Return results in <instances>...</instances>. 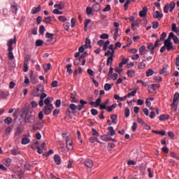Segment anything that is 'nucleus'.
<instances>
[{
  "instance_id": "1",
  "label": "nucleus",
  "mask_w": 179,
  "mask_h": 179,
  "mask_svg": "<svg viewBox=\"0 0 179 179\" xmlns=\"http://www.w3.org/2000/svg\"><path fill=\"white\" fill-rule=\"evenodd\" d=\"M21 113H22V114L20 115L21 117L24 115V124H34V122H36V115H33L31 111L27 109V108H22Z\"/></svg>"
},
{
  "instance_id": "2",
  "label": "nucleus",
  "mask_w": 179,
  "mask_h": 179,
  "mask_svg": "<svg viewBox=\"0 0 179 179\" xmlns=\"http://www.w3.org/2000/svg\"><path fill=\"white\" fill-rule=\"evenodd\" d=\"M173 35H171V32L169 33L168 38L164 41V44H165V47H166L167 51H171V50H174V47L173 46V42H171V38Z\"/></svg>"
},
{
  "instance_id": "3",
  "label": "nucleus",
  "mask_w": 179,
  "mask_h": 179,
  "mask_svg": "<svg viewBox=\"0 0 179 179\" xmlns=\"http://www.w3.org/2000/svg\"><path fill=\"white\" fill-rule=\"evenodd\" d=\"M176 8V3L174 1H171L170 4H166L164 7V13H169V10L170 12H173Z\"/></svg>"
},
{
  "instance_id": "4",
  "label": "nucleus",
  "mask_w": 179,
  "mask_h": 179,
  "mask_svg": "<svg viewBox=\"0 0 179 179\" xmlns=\"http://www.w3.org/2000/svg\"><path fill=\"white\" fill-rule=\"evenodd\" d=\"M66 115H71V114H76V106L75 103H71L69 107L67 108L66 111Z\"/></svg>"
},
{
  "instance_id": "5",
  "label": "nucleus",
  "mask_w": 179,
  "mask_h": 179,
  "mask_svg": "<svg viewBox=\"0 0 179 179\" xmlns=\"http://www.w3.org/2000/svg\"><path fill=\"white\" fill-rule=\"evenodd\" d=\"M24 171H26V170H22L20 166H17L15 169V173L20 178V179L24 178Z\"/></svg>"
},
{
  "instance_id": "6",
  "label": "nucleus",
  "mask_w": 179,
  "mask_h": 179,
  "mask_svg": "<svg viewBox=\"0 0 179 179\" xmlns=\"http://www.w3.org/2000/svg\"><path fill=\"white\" fill-rule=\"evenodd\" d=\"M24 131V127L22 124H18L15 129V136H20L21 134H23Z\"/></svg>"
},
{
  "instance_id": "7",
  "label": "nucleus",
  "mask_w": 179,
  "mask_h": 179,
  "mask_svg": "<svg viewBox=\"0 0 179 179\" xmlns=\"http://www.w3.org/2000/svg\"><path fill=\"white\" fill-rule=\"evenodd\" d=\"M53 110L54 105H48L44 106L43 111L44 112L45 115H49V114H51V113H52Z\"/></svg>"
},
{
  "instance_id": "8",
  "label": "nucleus",
  "mask_w": 179,
  "mask_h": 179,
  "mask_svg": "<svg viewBox=\"0 0 179 179\" xmlns=\"http://www.w3.org/2000/svg\"><path fill=\"white\" fill-rule=\"evenodd\" d=\"M13 44H16V36L7 42L8 50H13Z\"/></svg>"
},
{
  "instance_id": "9",
  "label": "nucleus",
  "mask_w": 179,
  "mask_h": 179,
  "mask_svg": "<svg viewBox=\"0 0 179 179\" xmlns=\"http://www.w3.org/2000/svg\"><path fill=\"white\" fill-rule=\"evenodd\" d=\"M33 70L29 71V79L32 85H37L38 83V80L36 78V76H33Z\"/></svg>"
},
{
  "instance_id": "10",
  "label": "nucleus",
  "mask_w": 179,
  "mask_h": 179,
  "mask_svg": "<svg viewBox=\"0 0 179 179\" xmlns=\"http://www.w3.org/2000/svg\"><path fill=\"white\" fill-rule=\"evenodd\" d=\"M41 87H42V90H40V88H36L33 90L31 92V96H34V97H40V94L38 92L41 91V93L44 92V87L41 85Z\"/></svg>"
},
{
  "instance_id": "11",
  "label": "nucleus",
  "mask_w": 179,
  "mask_h": 179,
  "mask_svg": "<svg viewBox=\"0 0 179 179\" xmlns=\"http://www.w3.org/2000/svg\"><path fill=\"white\" fill-rule=\"evenodd\" d=\"M66 145L69 150H72V149H73V146L72 145V138L71 137L68 136L66 138Z\"/></svg>"
},
{
  "instance_id": "12",
  "label": "nucleus",
  "mask_w": 179,
  "mask_h": 179,
  "mask_svg": "<svg viewBox=\"0 0 179 179\" xmlns=\"http://www.w3.org/2000/svg\"><path fill=\"white\" fill-rule=\"evenodd\" d=\"M43 127H44V125L41 122H38L33 126V130L40 131V129H43Z\"/></svg>"
},
{
  "instance_id": "13",
  "label": "nucleus",
  "mask_w": 179,
  "mask_h": 179,
  "mask_svg": "<svg viewBox=\"0 0 179 179\" xmlns=\"http://www.w3.org/2000/svg\"><path fill=\"white\" fill-rule=\"evenodd\" d=\"M101 103V98H98L96 99V101H90V106H94L95 108H97L100 106V103Z\"/></svg>"
},
{
  "instance_id": "14",
  "label": "nucleus",
  "mask_w": 179,
  "mask_h": 179,
  "mask_svg": "<svg viewBox=\"0 0 179 179\" xmlns=\"http://www.w3.org/2000/svg\"><path fill=\"white\" fill-rule=\"evenodd\" d=\"M148 15V7H143V10L139 12L140 17H146Z\"/></svg>"
},
{
  "instance_id": "15",
  "label": "nucleus",
  "mask_w": 179,
  "mask_h": 179,
  "mask_svg": "<svg viewBox=\"0 0 179 179\" xmlns=\"http://www.w3.org/2000/svg\"><path fill=\"white\" fill-rule=\"evenodd\" d=\"M152 16L154 19H159V20H160L162 17H163V13H160V11L157 10L155 11Z\"/></svg>"
},
{
  "instance_id": "16",
  "label": "nucleus",
  "mask_w": 179,
  "mask_h": 179,
  "mask_svg": "<svg viewBox=\"0 0 179 179\" xmlns=\"http://www.w3.org/2000/svg\"><path fill=\"white\" fill-rule=\"evenodd\" d=\"M54 8H57V9L61 10L65 8V3L63 1H59V4H55Z\"/></svg>"
},
{
  "instance_id": "17",
  "label": "nucleus",
  "mask_w": 179,
  "mask_h": 179,
  "mask_svg": "<svg viewBox=\"0 0 179 179\" xmlns=\"http://www.w3.org/2000/svg\"><path fill=\"white\" fill-rule=\"evenodd\" d=\"M41 10V6H38V7H34L31 11L32 15H36V13H38Z\"/></svg>"
},
{
  "instance_id": "18",
  "label": "nucleus",
  "mask_w": 179,
  "mask_h": 179,
  "mask_svg": "<svg viewBox=\"0 0 179 179\" xmlns=\"http://www.w3.org/2000/svg\"><path fill=\"white\" fill-rule=\"evenodd\" d=\"M85 164L86 167H88V169H92L93 167V161L90 159H88L86 160Z\"/></svg>"
},
{
  "instance_id": "19",
  "label": "nucleus",
  "mask_w": 179,
  "mask_h": 179,
  "mask_svg": "<svg viewBox=\"0 0 179 179\" xmlns=\"http://www.w3.org/2000/svg\"><path fill=\"white\" fill-rule=\"evenodd\" d=\"M159 120L160 121H166L167 120H170V115H166V114H164V115H161L159 117Z\"/></svg>"
},
{
  "instance_id": "20",
  "label": "nucleus",
  "mask_w": 179,
  "mask_h": 179,
  "mask_svg": "<svg viewBox=\"0 0 179 179\" xmlns=\"http://www.w3.org/2000/svg\"><path fill=\"white\" fill-rule=\"evenodd\" d=\"M101 9V6L99 3H96L92 6V10H94V12H99Z\"/></svg>"
},
{
  "instance_id": "21",
  "label": "nucleus",
  "mask_w": 179,
  "mask_h": 179,
  "mask_svg": "<svg viewBox=\"0 0 179 179\" xmlns=\"http://www.w3.org/2000/svg\"><path fill=\"white\" fill-rule=\"evenodd\" d=\"M179 99V93L176 92L174 95H173V103H171V107H173V106H176V103H177V101Z\"/></svg>"
},
{
  "instance_id": "22",
  "label": "nucleus",
  "mask_w": 179,
  "mask_h": 179,
  "mask_svg": "<svg viewBox=\"0 0 179 179\" xmlns=\"http://www.w3.org/2000/svg\"><path fill=\"white\" fill-rule=\"evenodd\" d=\"M127 97L128 96H127V95H125V96H124L122 97H120V95H118V94H115L114 95V99L115 100H119L120 101H124V100H127Z\"/></svg>"
},
{
  "instance_id": "23",
  "label": "nucleus",
  "mask_w": 179,
  "mask_h": 179,
  "mask_svg": "<svg viewBox=\"0 0 179 179\" xmlns=\"http://www.w3.org/2000/svg\"><path fill=\"white\" fill-rule=\"evenodd\" d=\"M108 135H110V136H114V135H115V130H114V127H108Z\"/></svg>"
},
{
  "instance_id": "24",
  "label": "nucleus",
  "mask_w": 179,
  "mask_h": 179,
  "mask_svg": "<svg viewBox=\"0 0 179 179\" xmlns=\"http://www.w3.org/2000/svg\"><path fill=\"white\" fill-rule=\"evenodd\" d=\"M8 65L10 71H13L16 68V64L13 62H8Z\"/></svg>"
},
{
  "instance_id": "25",
  "label": "nucleus",
  "mask_w": 179,
  "mask_h": 179,
  "mask_svg": "<svg viewBox=\"0 0 179 179\" xmlns=\"http://www.w3.org/2000/svg\"><path fill=\"white\" fill-rule=\"evenodd\" d=\"M66 72L69 73V75H72L73 73V70H72V64H68L66 66Z\"/></svg>"
},
{
  "instance_id": "26",
  "label": "nucleus",
  "mask_w": 179,
  "mask_h": 179,
  "mask_svg": "<svg viewBox=\"0 0 179 179\" xmlns=\"http://www.w3.org/2000/svg\"><path fill=\"white\" fill-rule=\"evenodd\" d=\"M54 160L55 162L57 164V166H59V164H61V157H59V155H55L54 156Z\"/></svg>"
},
{
  "instance_id": "27",
  "label": "nucleus",
  "mask_w": 179,
  "mask_h": 179,
  "mask_svg": "<svg viewBox=\"0 0 179 179\" xmlns=\"http://www.w3.org/2000/svg\"><path fill=\"white\" fill-rule=\"evenodd\" d=\"M44 72L47 73L50 69H51V63L45 64L43 65Z\"/></svg>"
},
{
  "instance_id": "28",
  "label": "nucleus",
  "mask_w": 179,
  "mask_h": 179,
  "mask_svg": "<svg viewBox=\"0 0 179 179\" xmlns=\"http://www.w3.org/2000/svg\"><path fill=\"white\" fill-rule=\"evenodd\" d=\"M113 86H114V83H111V84H109V83H106L104 85V90H106V92H108V90H110L111 87H113Z\"/></svg>"
},
{
  "instance_id": "29",
  "label": "nucleus",
  "mask_w": 179,
  "mask_h": 179,
  "mask_svg": "<svg viewBox=\"0 0 179 179\" xmlns=\"http://www.w3.org/2000/svg\"><path fill=\"white\" fill-rule=\"evenodd\" d=\"M114 108H117V103H113L110 106H107L106 110L108 113H111V111H113Z\"/></svg>"
},
{
  "instance_id": "30",
  "label": "nucleus",
  "mask_w": 179,
  "mask_h": 179,
  "mask_svg": "<svg viewBox=\"0 0 179 179\" xmlns=\"http://www.w3.org/2000/svg\"><path fill=\"white\" fill-rule=\"evenodd\" d=\"M11 155H13V156H17V155H20V150L17 148H13V150H11Z\"/></svg>"
},
{
  "instance_id": "31",
  "label": "nucleus",
  "mask_w": 179,
  "mask_h": 179,
  "mask_svg": "<svg viewBox=\"0 0 179 179\" xmlns=\"http://www.w3.org/2000/svg\"><path fill=\"white\" fill-rule=\"evenodd\" d=\"M143 62H146L145 59H143L142 62H139L138 65V69H145L146 68V64Z\"/></svg>"
},
{
  "instance_id": "32",
  "label": "nucleus",
  "mask_w": 179,
  "mask_h": 179,
  "mask_svg": "<svg viewBox=\"0 0 179 179\" xmlns=\"http://www.w3.org/2000/svg\"><path fill=\"white\" fill-rule=\"evenodd\" d=\"M11 10H12L13 13L16 15V13H17V4H16L15 3H14V4H12L11 5Z\"/></svg>"
},
{
  "instance_id": "33",
  "label": "nucleus",
  "mask_w": 179,
  "mask_h": 179,
  "mask_svg": "<svg viewBox=\"0 0 179 179\" xmlns=\"http://www.w3.org/2000/svg\"><path fill=\"white\" fill-rule=\"evenodd\" d=\"M8 59H15V56H13V50H9L8 49Z\"/></svg>"
},
{
  "instance_id": "34",
  "label": "nucleus",
  "mask_w": 179,
  "mask_h": 179,
  "mask_svg": "<svg viewBox=\"0 0 179 179\" xmlns=\"http://www.w3.org/2000/svg\"><path fill=\"white\" fill-rule=\"evenodd\" d=\"M152 134H157L158 135H162V136H164V135H166V131H164V130H161V131L152 130Z\"/></svg>"
},
{
  "instance_id": "35",
  "label": "nucleus",
  "mask_w": 179,
  "mask_h": 179,
  "mask_svg": "<svg viewBox=\"0 0 179 179\" xmlns=\"http://www.w3.org/2000/svg\"><path fill=\"white\" fill-rule=\"evenodd\" d=\"M128 78H134L135 76V70H128L127 72Z\"/></svg>"
},
{
  "instance_id": "36",
  "label": "nucleus",
  "mask_w": 179,
  "mask_h": 179,
  "mask_svg": "<svg viewBox=\"0 0 179 179\" xmlns=\"http://www.w3.org/2000/svg\"><path fill=\"white\" fill-rule=\"evenodd\" d=\"M31 59V55H27L24 57V64H29Z\"/></svg>"
},
{
  "instance_id": "37",
  "label": "nucleus",
  "mask_w": 179,
  "mask_h": 179,
  "mask_svg": "<svg viewBox=\"0 0 179 179\" xmlns=\"http://www.w3.org/2000/svg\"><path fill=\"white\" fill-rule=\"evenodd\" d=\"M171 36H172V39L173 40V43H175V44H179V40H178V37H177V36L174 35V33L171 32Z\"/></svg>"
},
{
  "instance_id": "38",
  "label": "nucleus",
  "mask_w": 179,
  "mask_h": 179,
  "mask_svg": "<svg viewBox=\"0 0 179 179\" xmlns=\"http://www.w3.org/2000/svg\"><path fill=\"white\" fill-rule=\"evenodd\" d=\"M160 75H164V76H167V69L166 66H164L162 69L159 71Z\"/></svg>"
},
{
  "instance_id": "39",
  "label": "nucleus",
  "mask_w": 179,
  "mask_h": 179,
  "mask_svg": "<svg viewBox=\"0 0 179 179\" xmlns=\"http://www.w3.org/2000/svg\"><path fill=\"white\" fill-rule=\"evenodd\" d=\"M113 61H114V59H113V57L112 56L108 57L106 60V66H108L110 64V65H113Z\"/></svg>"
},
{
  "instance_id": "40",
  "label": "nucleus",
  "mask_w": 179,
  "mask_h": 179,
  "mask_svg": "<svg viewBox=\"0 0 179 179\" xmlns=\"http://www.w3.org/2000/svg\"><path fill=\"white\" fill-rule=\"evenodd\" d=\"M22 145H27V143H30V139L27 138H22L21 141Z\"/></svg>"
},
{
  "instance_id": "41",
  "label": "nucleus",
  "mask_w": 179,
  "mask_h": 179,
  "mask_svg": "<svg viewBox=\"0 0 179 179\" xmlns=\"http://www.w3.org/2000/svg\"><path fill=\"white\" fill-rule=\"evenodd\" d=\"M12 121L13 120H12V117H7L4 120V122L5 124H7V125H10V124H12Z\"/></svg>"
},
{
  "instance_id": "42",
  "label": "nucleus",
  "mask_w": 179,
  "mask_h": 179,
  "mask_svg": "<svg viewBox=\"0 0 179 179\" xmlns=\"http://www.w3.org/2000/svg\"><path fill=\"white\" fill-rule=\"evenodd\" d=\"M44 44V41L41 39H38L36 41V47H41Z\"/></svg>"
},
{
  "instance_id": "43",
  "label": "nucleus",
  "mask_w": 179,
  "mask_h": 179,
  "mask_svg": "<svg viewBox=\"0 0 179 179\" xmlns=\"http://www.w3.org/2000/svg\"><path fill=\"white\" fill-rule=\"evenodd\" d=\"M7 96H9V94L4 92L3 91L0 92V99H6Z\"/></svg>"
},
{
  "instance_id": "44",
  "label": "nucleus",
  "mask_w": 179,
  "mask_h": 179,
  "mask_svg": "<svg viewBox=\"0 0 179 179\" xmlns=\"http://www.w3.org/2000/svg\"><path fill=\"white\" fill-rule=\"evenodd\" d=\"M44 103L45 104V106L52 105V103H51V97L46 98L44 100Z\"/></svg>"
},
{
  "instance_id": "45",
  "label": "nucleus",
  "mask_w": 179,
  "mask_h": 179,
  "mask_svg": "<svg viewBox=\"0 0 179 179\" xmlns=\"http://www.w3.org/2000/svg\"><path fill=\"white\" fill-rule=\"evenodd\" d=\"M153 73H155V71H153V69H149L146 71V76H148V77L152 76V75H153Z\"/></svg>"
},
{
  "instance_id": "46",
  "label": "nucleus",
  "mask_w": 179,
  "mask_h": 179,
  "mask_svg": "<svg viewBox=\"0 0 179 179\" xmlns=\"http://www.w3.org/2000/svg\"><path fill=\"white\" fill-rule=\"evenodd\" d=\"M45 37H46V38H50L51 41H52V40L54 38V34H50L49 32H47L45 34Z\"/></svg>"
},
{
  "instance_id": "47",
  "label": "nucleus",
  "mask_w": 179,
  "mask_h": 179,
  "mask_svg": "<svg viewBox=\"0 0 179 179\" xmlns=\"http://www.w3.org/2000/svg\"><path fill=\"white\" fill-rule=\"evenodd\" d=\"M101 139L104 142H108V134H103L101 136Z\"/></svg>"
},
{
  "instance_id": "48",
  "label": "nucleus",
  "mask_w": 179,
  "mask_h": 179,
  "mask_svg": "<svg viewBox=\"0 0 179 179\" xmlns=\"http://www.w3.org/2000/svg\"><path fill=\"white\" fill-rule=\"evenodd\" d=\"M108 37H110V36L108 34H102L100 35V38H101V40H107L108 39Z\"/></svg>"
},
{
  "instance_id": "49",
  "label": "nucleus",
  "mask_w": 179,
  "mask_h": 179,
  "mask_svg": "<svg viewBox=\"0 0 179 179\" xmlns=\"http://www.w3.org/2000/svg\"><path fill=\"white\" fill-rule=\"evenodd\" d=\"M92 136H96V138L100 136V134L99 132H97V131L95 130L94 128H92Z\"/></svg>"
},
{
  "instance_id": "50",
  "label": "nucleus",
  "mask_w": 179,
  "mask_h": 179,
  "mask_svg": "<svg viewBox=\"0 0 179 179\" xmlns=\"http://www.w3.org/2000/svg\"><path fill=\"white\" fill-rule=\"evenodd\" d=\"M129 114H131V110H129V108H126L124 109V115L126 118H128V117H129Z\"/></svg>"
},
{
  "instance_id": "51",
  "label": "nucleus",
  "mask_w": 179,
  "mask_h": 179,
  "mask_svg": "<svg viewBox=\"0 0 179 179\" xmlns=\"http://www.w3.org/2000/svg\"><path fill=\"white\" fill-rule=\"evenodd\" d=\"M110 118L113 124H117V115H111Z\"/></svg>"
},
{
  "instance_id": "52",
  "label": "nucleus",
  "mask_w": 179,
  "mask_h": 179,
  "mask_svg": "<svg viewBox=\"0 0 179 179\" xmlns=\"http://www.w3.org/2000/svg\"><path fill=\"white\" fill-rule=\"evenodd\" d=\"M92 13H93V8H92V7L90 6H87L86 9L87 15H92Z\"/></svg>"
},
{
  "instance_id": "53",
  "label": "nucleus",
  "mask_w": 179,
  "mask_h": 179,
  "mask_svg": "<svg viewBox=\"0 0 179 179\" xmlns=\"http://www.w3.org/2000/svg\"><path fill=\"white\" fill-rule=\"evenodd\" d=\"M64 30L68 31L69 30V27H71V24L69 22H66L63 25Z\"/></svg>"
},
{
  "instance_id": "54",
  "label": "nucleus",
  "mask_w": 179,
  "mask_h": 179,
  "mask_svg": "<svg viewBox=\"0 0 179 179\" xmlns=\"http://www.w3.org/2000/svg\"><path fill=\"white\" fill-rule=\"evenodd\" d=\"M58 20L60 21V22H62L63 23H65V22H66L67 19L65 16L64 15H60L58 17Z\"/></svg>"
},
{
  "instance_id": "55",
  "label": "nucleus",
  "mask_w": 179,
  "mask_h": 179,
  "mask_svg": "<svg viewBox=\"0 0 179 179\" xmlns=\"http://www.w3.org/2000/svg\"><path fill=\"white\" fill-rule=\"evenodd\" d=\"M43 22L44 23H46V24H49V23H51V16L45 17Z\"/></svg>"
},
{
  "instance_id": "56",
  "label": "nucleus",
  "mask_w": 179,
  "mask_h": 179,
  "mask_svg": "<svg viewBox=\"0 0 179 179\" xmlns=\"http://www.w3.org/2000/svg\"><path fill=\"white\" fill-rule=\"evenodd\" d=\"M172 31H174V33H179L178 29H177V24L176 23L172 24Z\"/></svg>"
},
{
  "instance_id": "57",
  "label": "nucleus",
  "mask_w": 179,
  "mask_h": 179,
  "mask_svg": "<svg viewBox=\"0 0 179 179\" xmlns=\"http://www.w3.org/2000/svg\"><path fill=\"white\" fill-rule=\"evenodd\" d=\"M111 10V6L108 4L102 10V12H110Z\"/></svg>"
},
{
  "instance_id": "58",
  "label": "nucleus",
  "mask_w": 179,
  "mask_h": 179,
  "mask_svg": "<svg viewBox=\"0 0 179 179\" xmlns=\"http://www.w3.org/2000/svg\"><path fill=\"white\" fill-rule=\"evenodd\" d=\"M44 31H45V27H44V25H41L39 28L40 34L41 35L44 34Z\"/></svg>"
},
{
  "instance_id": "59",
  "label": "nucleus",
  "mask_w": 179,
  "mask_h": 179,
  "mask_svg": "<svg viewBox=\"0 0 179 179\" xmlns=\"http://www.w3.org/2000/svg\"><path fill=\"white\" fill-rule=\"evenodd\" d=\"M136 94V90H134V91L129 92V94H127L126 96H127V97L129 98L131 96L134 97Z\"/></svg>"
},
{
  "instance_id": "60",
  "label": "nucleus",
  "mask_w": 179,
  "mask_h": 179,
  "mask_svg": "<svg viewBox=\"0 0 179 179\" xmlns=\"http://www.w3.org/2000/svg\"><path fill=\"white\" fill-rule=\"evenodd\" d=\"M53 154H54V150H50L48 152H45L43 154V156H45L46 157H48V156H50V155H53Z\"/></svg>"
},
{
  "instance_id": "61",
  "label": "nucleus",
  "mask_w": 179,
  "mask_h": 179,
  "mask_svg": "<svg viewBox=\"0 0 179 179\" xmlns=\"http://www.w3.org/2000/svg\"><path fill=\"white\" fill-rule=\"evenodd\" d=\"M144 50H146V46H145V45H142V46L139 48L140 55H143V51H144Z\"/></svg>"
},
{
  "instance_id": "62",
  "label": "nucleus",
  "mask_w": 179,
  "mask_h": 179,
  "mask_svg": "<svg viewBox=\"0 0 179 179\" xmlns=\"http://www.w3.org/2000/svg\"><path fill=\"white\" fill-rule=\"evenodd\" d=\"M55 107L59 108L61 107V99H57L55 101Z\"/></svg>"
},
{
  "instance_id": "63",
  "label": "nucleus",
  "mask_w": 179,
  "mask_h": 179,
  "mask_svg": "<svg viewBox=\"0 0 179 179\" xmlns=\"http://www.w3.org/2000/svg\"><path fill=\"white\" fill-rule=\"evenodd\" d=\"M152 29H157L159 27V22L155 21L152 22Z\"/></svg>"
},
{
  "instance_id": "64",
  "label": "nucleus",
  "mask_w": 179,
  "mask_h": 179,
  "mask_svg": "<svg viewBox=\"0 0 179 179\" xmlns=\"http://www.w3.org/2000/svg\"><path fill=\"white\" fill-rule=\"evenodd\" d=\"M148 90L150 93H156V89H155V87H153L152 86H151V87H148Z\"/></svg>"
}]
</instances>
